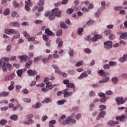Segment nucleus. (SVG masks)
I'll return each mask as SVG.
<instances>
[{
  "label": "nucleus",
  "instance_id": "1",
  "mask_svg": "<svg viewBox=\"0 0 127 127\" xmlns=\"http://www.w3.org/2000/svg\"><path fill=\"white\" fill-rule=\"evenodd\" d=\"M9 61V58H2L0 60V69L1 64H2L1 68L3 72H6L7 69L8 70H11V69H12V65L8 63Z\"/></svg>",
  "mask_w": 127,
  "mask_h": 127
},
{
  "label": "nucleus",
  "instance_id": "2",
  "mask_svg": "<svg viewBox=\"0 0 127 127\" xmlns=\"http://www.w3.org/2000/svg\"><path fill=\"white\" fill-rule=\"evenodd\" d=\"M66 118L65 115H63L60 117V119L59 120L60 121V124L61 125H70L71 124H76V120L74 119V116H70L69 117H68L66 118L65 120L64 121H62V120H64Z\"/></svg>",
  "mask_w": 127,
  "mask_h": 127
},
{
  "label": "nucleus",
  "instance_id": "3",
  "mask_svg": "<svg viewBox=\"0 0 127 127\" xmlns=\"http://www.w3.org/2000/svg\"><path fill=\"white\" fill-rule=\"evenodd\" d=\"M5 33L6 34H16L17 35H14L13 38L11 39V41H13L14 39L15 38H19L20 35L18 33V32H15L14 29H6L5 30Z\"/></svg>",
  "mask_w": 127,
  "mask_h": 127
},
{
  "label": "nucleus",
  "instance_id": "4",
  "mask_svg": "<svg viewBox=\"0 0 127 127\" xmlns=\"http://www.w3.org/2000/svg\"><path fill=\"white\" fill-rule=\"evenodd\" d=\"M49 79L48 78H46V79L44 80V82L45 84H46V87L47 88H49L50 90H52L53 89V87H55V86H58L57 84H54L53 86H52V83H50L49 81H48Z\"/></svg>",
  "mask_w": 127,
  "mask_h": 127
},
{
  "label": "nucleus",
  "instance_id": "5",
  "mask_svg": "<svg viewBox=\"0 0 127 127\" xmlns=\"http://www.w3.org/2000/svg\"><path fill=\"white\" fill-rule=\"evenodd\" d=\"M52 12L55 14V16L57 17H61V10H59L58 8H56L52 10Z\"/></svg>",
  "mask_w": 127,
  "mask_h": 127
},
{
  "label": "nucleus",
  "instance_id": "6",
  "mask_svg": "<svg viewBox=\"0 0 127 127\" xmlns=\"http://www.w3.org/2000/svg\"><path fill=\"white\" fill-rule=\"evenodd\" d=\"M127 98H125L124 99V98H123L122 97H117L116 98V101L117 103V105H121L123 104H125V102H126V101H127Z\"/></svg>",
  "mask_w": 127,
  "mask_h": 127
},
{
  "label": "nucleus",
  "instance_id": "7",
  "mask_svg": "<svg viewBox=\"0 0 127 127\" xmlns=\"http://www.w3.org/2000/svg\"><path fill=\"white\" fill-rule=\"evenodd\" d=\"M104 44V48H106V49H110V48H112L113 47V43L111 41L105 42Z\"/></svg>",
  "mask_w": 127,
  "mask_h": 127
},
{
  "label": "nucleus",
  "instance_id": "8",
  "mask_svg": "<svg viewBox=\"0 0 127 127\" xmlns=\"http://www.w3.org/2000/svg\"><path fill=\"white\" fill-rule=\"evenodd\" d=\"M39 3H38V11L43 10V5L44 4V0H39Z\"/></svg>",
  "mask_w": 127,
  "mask_h": 127
},
{
  "label": "nucleus",
  "instance_id": "9",
  "mask_svg": "<svg viewBox=\"0 0 127 127\" xmlns=\"http://www.w3.org/2000/svg\"><path fill=\"white\" fill-rule=\"evenodd\" d=\"M23 34L24 36H25V37H26V38L28 39V41H34L35 40L34 38L29 36V34L27 33V32L26 31L23 32Z\"/></svg>",
  "mask_w": 127,
  "mask_h": 127
},
{
  "label": "nucleus",
  "instance_id": "10",
  "mask_svg": "<svg viewBox=\"0 0 127 127\" xmlns=\"http://www.w3.org/2000/svg\"><path fill=\"white\" fill-rule=\"evenodd\" d=\"M27 73L29 76H31L32 77H34V76H36V75H37V72L36 70H33L32 69H29L27 71Z\"/></svg>",
  "mask_w": 127,
  "mask_h": 127
},
{
  "label": "nucleus",
  "instance_id": "11",
  "mask_svg": "<svg viewBox=\"0 0 127 127\" xmlns=\"http://www.w3.org/2000/svg\"><path fill=\"white\" fill-rule=\"evenodd\" d=\"M18 58L20 59L21 61L26 62L27 60H29V57L26 55L19 56Z\"/></svg>",
  "mask_w": 127,
  "mask_h": 127
},
{
  "label": "nucleus",
  "instance_id": "12",
  "mask_svg": "<svg viewBox=\"0 0 127 127\" xmlns=\"http://www.w3.org/2000/svg\"><path fill=\"white\" fill-rule=\"evenodd\" d=\"M25 9L27 11H29L30 10V7L29 6H31L32 5V3L31 2H28V1H25Z\"/></svg>",
  "mask_w": 127,
  "mask_h": 127
},
{
  "label": "nucleus",
  "instance_id": "13",
  "mask_svg": "<svg viewBox=\"0 0 127 127\" xmlns=\"http://www.w3.org/2000/svg\"><path fill=\"white\" fill-rule=\"evenodd\" d=\"M14 76H15V74H14V73H13L9 75L8 76L5 77L4 80L5 81H10V80L14 78Z\"/></svg>",
  "mask_w": 127,
  "mask_h": 127
},
{
  "label": "nucleus",
  "instance_id": "14",
  "mask_svg": "<svg viewBox=\"0 0 127 127\" xmlns=\"http://www.w3.org/2000/svg\"><path fill=\"white\" fill-rule=\"evenodd\" d=\"M126 119H127V117L125 115H122L121 116H118L116 118L117 121H120V122H123V121L126 120Z\"/></svg>",
  "mask_w": 127,
  "mask_h": 127
},
{
  "label": "nucleus",
  "instance_id": "15",
  "mask_svg": "<svg viewBox=\"0 0 127 127\" xmlns=\"http://www.w3.org/2000/svg\"><path fill=\"white\" fill-rule=\"evenodd\" d=\"M106 116V112L105 111H101L98 115V117L96 118V121H99L101 118H104Z\"/></svg>",
  "mask_w": 127,
  "mask_h": 127
},
{
  "label": "nucleus",
  "instance_id": "16",
  "mask_svg": "<svg viewBox=\"0 0 127 127\" xmlns=\"http://www.w3.org/2000/svg\"><path fill=\"white\" fill-rule=\"evenodd\" d=\"M45 34L47 35H50V36H54V34H53V32L50 31L49 28H47L45 30Z\"/></svg>",
  "mask_w": 127,
  "mask_h": 127
},
{
  "label": "nucleus",
  "instance_id": "17",
  "mask_svg": "<svg viewBox=\"0 0 127 127\" xmlns=\"http://www.w3.org/2000/svg\"><path fill=\"white\" fill-rule=\"evenodd\" d=\"M103 38V36L101 35H95L93 38H92V41H97L98 39H101Z\"/></svg>",
  "mask_w": 127,
  "mask_h": 127
},
{
  "label": "nucleus",
  "instance_id": "18",
  "mask_svg": "<svg viewBox=\"0 0 127 127\" xmlns=\"http://www.w3.org/2000/svg\"><path fill=\"white\" fill-rule=\"evenodd\" d=\"M107 124L108 125H110V126H111V127H115L116 125H119L120 123L118 121L115 122L114 121H109Z\"/></svg>",
  "mask_w": 127,
  "mask_h": 127
},
{
  "label": "nucleus",
  "instance_id": "19",
  "mask_svg": "<svg viewBox=\"0 0 127 127\" xmlns=\"http://www.w3.org/2000/svg\"><path fill=\"white\" fill-rule=\"evenodd\" d=\"M127 55H124L123 57L119 59V61H120V62H122V63H124L125 61H127Z\"/></svg>",
  "mask_w": 127,
  "mask_h": 127
},
{
  "label": "nucleus",
  "instance_id": "20",
  "mask_svg": "<svg viewBox=\"0 0 127 127\" xmlns=\"http://www.w3.org/2000/svg\"><path fill=\"white\" fill-rule=\"evenodd\" d=\"M86 77H88V74H87V73L86 72H84L78 77V79L79 80H82V79H84V78H86Z\"/></svg>",
  "mask_w": 127,
  "mask_h": 127
},
{
  "label": "nucleus",
  "instance_id": "21",
  "mask_svg": "<svg viewBox=\"0 0 127 127\" xmlns=\"http://www.w3.org/2000/svg\"><path fill=\"white\" fill-rule=\"evenodd\" d=\"M9 95V92H2L0 93V97H7Z\"/></svg>",
  "mask_w": 127,
  "mask_h": 127
},
{
  "label": "nucleus",
  "instance_id": "22",
  "mask_svg": "<svg viewBox=\"0 0 127 127\" xmlns=\"http://www.w3.org/2000/svg\"><path fill=\"white\" fill-rule=\"evenodd\" d=\"M51 101H52V100L50 98H45L44 99V101H42V103L43 104H44V103H46V104L48 103H50V102H51Z\"/></svg>",
  "mask_w": 127,
  "mask_h": 127
},
{
  "label": "nucleus",
  "instance_id": "23",
  "mask_svg": "<svg viewBox=\"0 0 127 127\" xmlns=\"http://www.w3.org/2000/svg\"><path fill=\"white\" fill-rule=\"evenodd\" d=\"M32 63H33V61L32 60L28 62L25 64V67L27 68H29V67L32 65Z\"/></svg>",
  "mask_w": 127,
  "mask_h": 127
},
{
  "label": "nucleus",
  "instance_id": "24",
  "mask_svg": "<svg viewBox=\"0 0 127 127\" xmlns=\"http://www.w3.org/2000/svg\"><path fill=\"white\" fill-rule=\"evenodd\" d=\"M41 107V103L38 102L36 105H33L32 106V108L34 109H39V108Z\"/></svg>",
  "mask_w": 127,
  "mask_h": 127
},
{
  "label": "nucleus",
  "instance_id": "25",
  "mask_svg": "<svg viewBox=\"0 0 127 127\" xmlns=\"http://www.w3.org/2000/svg\"><path fill=\"white\" fill-rule=\"evenodd\" d=\"M11 26H14V27H19V23L18 22H13L10 23Z\"/></svg>",
  "mask_w": 127,
  "mask_h": 127
},
{
  "label": "nucleus",
  "instance_id": "26",
  "mask_svg": "<svg viewBox=\"0 0 127 127\" xmlns=\"http://www.w3.org/2000/svg\"><path fill=\"white\" fill-rule=\"evenodd\" d=\"M23 72V69H18L17 70L16 73L18 77H21L22 75V73Z\"/></svg>",
  "mask_w": 127,
  "mask_h": 127
},
{
  "label": "nucleus",
  "instance_id": "27",
  "mask_svg": "<svg viewBox=\"0 0 127 127\" xmlns=\"http://www.w3.org/2000/svg\"><path fill=\"white\" fill-rule=\"evenodd\" d=\"M127 33H123L122 34V35L120 36V39H127Z\"/></svg>",
  "mask_w": 127,
  "mask_h": 127
},
{
  "label": "nucleus",
  "instance_id": "28",
  "mask_svg": "<svg viewBox=\"0 0 127 127\" xmlns=\"http://www.w3.org/2000/svg\"><path fill=\"white\" fill-rule=\"evenodd\" d=\"M14 85V81H11V84L10 86H8V89L9 90V91H11V90H13L14 87L13 85Z\"/></svg>",
  "mask_w": 127,
  "mask_h": 127
},
{
  "label": "nucleus",
  "instance_id": "29",
  "mask_svg": "<svg viewBox=\"0 0 127 127\" xmlns=\"http://www.w3.org/2000/svg\"><path fill=\"white\" fill-rule=\"evenodd\" d=\"M66 87L67 88H71L72 89L73 88H75V84L74 83H69L66 85Z\"/></svg>",
  "mask_w": 127,
  "mask_h": 127
},
{
  "label": "nucleus",
  "instance_id": "30",
  "mask_svg": "<svg viewBox=\"0 0 127 127\" xmlns=\"http://www.w3.org/2000/svg\"><path fill=\"white\" fill-rule=\"evenodd\" d=\"M101 4L102 5V8H100L99 10H104L105 9V5H106V2L105 1H101Z\"/></svg>",
  "mask_w": 127,
  "mask_h": 127
},
{
  "label": "nucleus",
  "instance_id": "31",
  "mask_svg": "<svg viewBox=\"0 0 127 127\" xmlns=\"http://www.w3.org/2000/svg\"><path fill=\"white\" fill-rule=\"evenodd\" d=\"M33 121L31 119H29L28 120V121H25L23 123L24 125H30V124H33Z\"/></svg>",
  "mask_w": 127,
  "mask_h": 127
},
{
  "label": "nucleus",
  "instance_id": "32",
  "mask_svg": "<svg viewBox=\"0 0 127 127\" xmlns=\"http://www.w3.org/2000/svg\"><path fill=\"white\" fill-rule=\"evenodd\" d=\"M3 14L4 15H8V14H9V8H6L5 10L3 11Z\"/></svg>",
  "mask_w": 127,
  "mask_h": 127
},
{
  "label": "nucleus",
  "instance_id": "33",
  "mask_svg": "<svg viewBox=\"0 0 127 127\" xmlns=\"http://www.w3.org/2000/svg\"><path fill=\"white\" fill-rule=\"evenodd\" d=\"M77 34H78V35H82V32L84 31V29H83V28H79L77 29Z\"/></svg>",
  "mask_w": 127,
  "mask_h": 127
},
{
  "label": "nucleus",
  "instance_id": "34",
  "mask_svg": "<svg viewBox=\"0 0 127 127\" xmlns=\"http://www.w3.org/2000/svg\"><path fill=\"white\" fill-rule=\"evenodd\" d=\"M10 120H13V121H17V115H13L10 117Z\"/></svg>",
  "mask_w": 127,
  "mask_h": 127
},
{
  "label": "nucleus",
  "instance_id": "35",
  "mask_svg": "<svg viewBox=\"0 0 127 127\" xmlns=\"http://www.w3.org/2000/svg\"><path fill=\"white\" fill-rule=\"evenodd\" d=\"M11 15L12 17H18V14L16 11H13L11 12Z\"/></svg>",
  "mask_w": 127,
  "mask_h": 127
},
{
  "label": "nucleus",
  "instance_id": "36",
  "mask_svg": "<svg viewBox=\"0 0 127 127\" xmlns=\"http://www.w3.org/2000/svg\"><path fill=\"white\" fill-rule=\"evenodd\" d=\"M41 58H42V57H38L35 58L33 61L34 63H37V62H38V61L41 60Z\"/></svg>",
  "mask_w": 127,
  "mask_h": 127
},
{
  "label": "nucleus",
  "instance_id": "37",
  "mask_svg": "<svg viewBox=\"0 0 127 127\" xmlns=\"http://www.w3.org/2000/svg\"><path fill=\"white\" fill-rule=\"evenodd\" d=\"M51 12L52 13L49 15V18L50 20H53L55 18V16L54 15V14L53 12Z\"/></svg>",
  "mask_w": 127,
  "mask_h": 127
},
{
  "label": "nucleus",
  "instance_id": "38",
  "mask_svg": "<svg viewBox=\"0 0 127 127\" xmlns=\"http://www.w3.org/2000/svg\"><path fill=\"white\" fill-rule=\"evenodd\" d=\"M61 27H63V28H68V26H67V25H66L64 22H61Z\"/></svg>",
  "mask_w": 127,
  "mask_h": 127
},
{
  "label": "nucleus",
  "instance_id": "39",
  "mask_svg": "<svg viewBox=\"0 0 127 127\" xmlns=\"http://www.w3.org/2000/svg\"><path fill=\"white\" fill-rule=\"evenodd\" d=\"M6 123H7V121L2 119L0 121V125H1V126H5Z\"/></svg>",
  "mask_w": 127,
  "mask_h": 127
},
{
  "label": "nucleus",
  "instance_id": "40",
  "mask_svg": "<svg viewBox=\"0 0 127 127\" xmlns=\"http://www.w3.org/2000/svg\"><path fill=\"white\" fill-rule=\"evenodd\" d=\"M72 95H73V93L72 92H66L64 93V98H66L67 97H69V96H72Z\"/></svg>",
  "mask_w": 127,
  "mask_h": 127
},
{
  "label": "nucleus",
  "instance_id": "41",
  "mask_svg": "<svg viewBox=\"0 0 127 127\" xmlns=\"http://www.w3.org/2000/svg\"><path fill=\"white\" fill-rule=\"evenodd\" d=\"M98 73L101 75V76H105L106 75V72H105V71L103 70H100L98 71Z\"/></svg>",
  "mask_w": 127,
  "mask_h": 127
},
{
  "label": "nucleus",
  "instance_id": "42",
  "mask_svg": "<svg viewBox=\"0 0 127 127\" xmlns=\"http://www.w3.org/2000/svg\"><path fill=\"white\" fill-rule=\"evenodd\" d=\"M99 108L100 109V111H102L104 110H106L107 109V106H106L105 105H101L99 106Z\"/></svg>",
  "mask_w": 127,
  "mask_h": 127
},
{
  "label": "nucleus",
  "instance_id": "43",
  "mask_svg": "<svg viewBox=\"0 0 127 127\" xmlns=\"http://www.w3.org/2000/svg\"><path fill=\"white\" fill-rule=\"evenodd\" d=\"M12 4L13 5L14 7H18L19 6V4L16 2V1L14 0L12 2Z\"/></svg>",
  "mask_w": 127,
  "mask_h": 127
},
{
  "label": "nucleus",
  "instance_id": "44",
  "mask_svg": "<svg viewBox=\"0 0 127 127\" xmlns=\"http://www.w3.org/2000/svg\"><path fill=\"white\" fill-rule=\"evenodd\" d=\"M63 46V41H61L60 43L58 44V47L59 49H61Z\"/></svg>",
  "mask_w": 127,
  "mask_h": 127
},
{
  "label": "nucleus",
  "instance_id": "45",
  "mask_svg": "<svg viewBox=\"0 0 127 127\" xmlns=\"http://www.w3.org/2000/svg\"><path fill=\"white\" fill-rule=\"evenodd\" d=\"M119 81V79H118V77H113L112 78V82L114 84H116V83Z\"/></svg>",
  "mask_w": 127,
  "mask_h": 127
},
{
  "label": "nucleus",
  "instance_id": "46",
  "mask_svg": "<svg viewBox=\"0 0 127 127\" xmlns=\"http://www.w3.org/2000/svg\"><path fill=\"white\" fill-rule=\"evenodd\" d=\"M66 13H68V14H71V13H73V9L71 8H68L66 10Z\"/></svg>",
  "mask_w": 127,
  "mask_h": 127
},
{
  "label": "nucleus",
  "instance_id": "47",
  "mask_svg": "<svg viewBox=\"0 0 127 127\" xmlns=\"http://www.w3.org/2000/svg\"><path fill=\"white\" fill-rule=\"evenodd\" d=\"M43 39H44V40H45V41H46V42H48L49 40V39H48V37H47V36L45 35H43Z\"/></svg>",
  "mask_w": 127,
  "mask_h": 127
},
{
  "label": "nucleus",
  "instance_id": "48",
  "mask_svg": "<svg viewBox=\"0 0 127 127\" xmlns=\"http://www.w3.org/2000/svg\"><path fill=\"white\" fill-rule=\"evenodd\" d=\"M67 73L69 75H74L75 74V71L74 70H69L67 71Z\"/></svg>",
  "mask_w": 127,
  "mask_h": 127
},
{
  "label": "nucleus",
  "instance_id": "49",
  "mask_svg": "<svg viewBox=\"0 0 127 127\" xmlns=\"http://www.w3.org/2000/svg\"><path fill=\"white\" fill-rule=\"evenodd\" d=\"M112 31L111 30H106L104 32V34L105 35H109V34H111Z\"/></svg>",
  "mask_w": 127,
  "mask_h": 127
},
{
  "label": "nucleus",
  "instance_id": "50",
  "mask_svg": "<svg viewBox=\"0 0 127 127\" xmlns=\"http://www.w3.org/2000/svg\"><path fill=\"white\" fill-rule=\"evenodd\" d=\"M101 10H98L97 12H95V17H99V15L101 14Z\"/></svg>",
  "mask_w": 127,
  "mask_h": 127
},
{
  "label": "nucleus",
  "instance_id": "51",
  "mask_svg": "<svg viewBox=\"0 0 127 127\" xmlns=\"http://www.w3.org/2000/svg\"><path fill=\"white\" fill-rule=\"evenodd\" d=\"M23 101L25 103H30V102H31V99L29 98H23Z\"/></svg>",
  "mask_w": 127,
  "mask_h": 127
},
{
  "label": "nucleus",
  "instance_id": "52",
  "mask_svg": "<svg viewBox=\"0 0 127 127\" xmlns=\"http://www.w3.org/2000/svg\"><path fill=\"white\" fill-rule=\"evenodd\" d=\"M95 95H96V93H95V91H91L89 93V95L90 96V97H93L95 96Z\"/></svg>",
  "mask_w": 127,
  "mask_h": 127
},
{
  "label": "nucleus",
  "instance_id": "53",
  "mask_svg": "<svg viewBox=\"0 0 127 127\" xmlns=\"http://www.w3.org/2000/svg\"><path fill=\"white\" fill-rule=\"evenodd\" d=\"M34 23H35L36 24H40L42 23V21L41 20H36L34 21Z\"/></svg>",
  "mask_w": 127,
  "mask_h": 127
},
{
  "label": "nucleus",
  "instance_id": "54",
  "mask_svg": "<svg viewBox=\"0 0 127 127\" xmlns=\"http://www.w3.org/2000/svg\"><path fill=\"white\" fill-rule=\"evenodd\" d=\"M105 94L107 96H110L111 95H113V91H112L111 90H109V91H106Z\"/></svg>",
  "mask_w": 127,
  "mask_h": 127
},
{
  "label": "nucleus",
  "instance_id": "55",
  "mask_svg": "<svg viewBox=\"0 0 127 127\" xmlns=\"http://www.w3.org/2000/svg\"><path fill=\"white\" fill-rule=\"evenodd\" d=\"M62 34V30H59V31H57L56 35L57 36H60Z\"/></svg>",
  "mask_w": 127,
  "mask_h": 127
},
{
  "label": "nucleus",
  "instance_id": "56",
  "mask_svg": "<svg viewBox=\"0 0 127 127\" xmlns=\"http://www.w3.org/2000/svg\"><path fill=\"white\" fill-rule=\"evenodd\" d=\"M61 75L63 76V77H64V78H66V77L68 76V74H67V73L63 72L62 71V72H61Z\"/></svg>",
  "mask_w": 127,
  "mask_h": 127
},
{
  "label": "nucleus",
  "instance_id": "57",
  "mask_svg": "<svg viewBox=\"0 0 127 127\" xmlns=\"http://www.w3.org/2000/svg\"><path fill=\"white\" fill-rule=\"evenodd\" d=\"M109 65L110 66H115V65H117V63H116L115 62H110Z\"/></svg>",
  "mask_w": 127,
  "mask_h": 127
},
{
  "label": "nucleus",
  "instance_id": "58",
  "mask_svg": "<svg viewBox=\"0 0 127 127\" xmlns=\"http://www.w3.org/2000/svg\"><path fill=\"white\" fill-rule=\"evenodd\" d=\"M115 10H117V11H119V10H121V9H122V6H115L114 8Z\"/></svg>",
  "mask_w": 127,
  "mask_h": 127
},
{
  "label": "nucleus",
  "instance_id": "59",
  "mask_svg": "<svg viewBox=\"0 0 127 127\" xmlns=\"http://www.w3.org/2000/svg\"><path fill=\"white\" fill-rule=\"evenodd\" d=\"M82 11L83 12H86V11H89V9L85 7H83L81 9Z\"/></svg>",
  "mask_w": 127,
  "mask_h": 127
},
{
  "label": "nucleus",
  "instance_id": "60",
  "mask_svg": "<svg viewBox=\"0 0 127 127\" xmlns=\"http://www.w3.org/2000/svg\"><path fill=\"white\" fill-rule=\"evenodd\" d=\"M68 54H69L70 56H73L74 55V51L72 50H70L69 51Z\"/></svg>",
  "mask_w": 127,
  "mask_h": 127
},
{
  "label": "nucleus",
  "instance_id": "61",
  "mask_svg": "<svg viewBox=\"0 0 127 127\" xmlns=\"http://www.w3.org/2000/svg\"><path fill=\"white\" fill-rule=\"evenodd\" d=\"M58 103L59 105H64V103H65V100H59Z\"/></svg>",
  "mask_w": 127,
  "mask_h": 127
},
{
  "label": "nucleus",
  "instance_id": "62",
  "mask_svg": "<svg viewBox=\"0 0 127 127\" xmlns=\"http://www.w3.org/2000/svg\"><path fill=\"white\" fill-rule=\"evenodd\" d=\"M22 92L24 93V94H28V93L29 92L28 91V90H27V89H24L22 90Z\"/></svg>",
  "mask_w": 127,
  "mask_h": 127
},
{
  "label": "nucleus",
  "instance_id": "63",
  "mask_svg": "<svg viewBox=\"0 0 127 127\" xmlns=\"http://www.w3.org/2000/svg\"><path fill=\"white\" fill-rule=\"evenodd\" d=\"M82 63H83V62H78V63H77L75 64V65L77 66V67H79L80 66H81L82 65Z\"/></svg>",
  "mask_w": 127,
  "mask_h": 127
},
{
  "label": "nucleus",
  "instance_id": "64",
  "mask_svg": "<svg viewBox=\"0 0 127 127\" xmlns=\"http://www.w3.org/2000/svg\"><path fill=\"white\" fill-rule=\"evenodd\" d=\"M84 52L85 53H91V50H90V49H85L84 50Z\"/></svg>",
  "mask_w": 127,
  "mask_h": 127
}]
</instances>
